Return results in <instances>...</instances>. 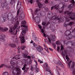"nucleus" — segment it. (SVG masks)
<instances>
[{"label": "nucleus", "mask_w": 75, "mask_h": 75, "mask_svg": "<svg viewBox=\"0 0 75 75\" xmlns=\"http://www.w3.org/2000/svg\"><path fill=\"white\" fill-rule=\"evenodd\" d=\"M20 10V9H19L18 11H17V15H18V14L19 13V11Z\"/></svg>", "instance_id": "nucleus-58"}, {"label": "nucleus", "mask_w": 75, "mask_h": 75, "mask_svg": "<svg viewBox=\"0 0 75 75\" xmlns=\"http://www.w3.org/2000/svg\"><path fill=\"white\" fill-rule=\"evenodd\" d=\"M38 26L39 28H40L41 33H44V29H42V26H41L40 25H38Z\"/></svg>", "instance_id": "nucleus-27"}, {"label": "nucleus", "mask_w": 75, "mask_h": 75, "mask_svg": "<svg viewBox=\"0 0 75 75\" xmlns=\"http://www.w3.org/2000/svg\"><path fill=\"white\" fill-rule=\"evenodd\" d=\"M7 5H8V4L7 1H5L1 3V6L3 8L6 7L7 6Z\"/></svg>", "instance_id": "nucleus-19"}, {"label": "nucleus", "mask_w": 75, "mask_h": 75, "mask_svg": "<svg viewBox=\"0 0 75 75\" xmlns=\"http://www.w3.org/2000/svg\"><path fill=\"white\" fill-rule=\"evenodd\" d=\"M57 74L58 75H61V74H59V71H57Z\"/></svg>", "instance_id": "nucleus-56"}, {"label": "nucleus", "mask_w": 75, "mask_h": 75, "mask_svg": "<svg viewBox=\"0 0 75 75\" xmlns=\"http://www.w3.org/2000/svg\"><path fill=\"white\" fill-rule=\"evenodd\" d=\"M73 38V35L71 34L69 35L66 37L67 40H71Z\"/></svg>", "instance_id": "nucleus-21"}, {"label": "nucleus", "mask_w": 75, "mask_h": 75, "mask_svg": "<svg viewBox=\"0 0 75 75\" xmlns=\"http://www.w3.org/2000/svg\"><path fill=\"white\" fill-rule=\"evenodd\" d=\"M64 13V14H67L70 17H74V18L69 17L65 18L66 22L64 24V26L66 27V28H67V26H68V25H72L73 24H74V22L72 21L71 22L68 24H66L65 23L66 22H69L70 21V19H71V20H75V12L72 13L71 12H69V11H65Z\"/></svg>", "instance_id": "nucleus-2"}, {"label": "nucleus", "mask_w": 75, "mask_h": 75, "mask_svg": "<svg viewBox=\"0 0 75 75\" xmlns=\"http://www.w3.org/2000/svg\"><path fill=\"white\" fill-rule=\"evenodd\" d=\"M30 70H31V71H33V67H32V66H31L30 67Z\"/></svg>", "instance_id": "nucleus-54"}, {"label": "nucleus", "mask_w": 75, "mask_h": 75, "mask_svg": "<svg viewBox=\"0 0 75 75\" xmlns=\"http://www.w3.org/2000/svg\"><path fill=\"white\" fill-rule=\"evenodd\" d=\"M46 11H48V8H45Z\"/></svg>", "instance_id": "nucleus-63"}, {"label": "nucleus", "mask_w": 75, "mask_h": 75, "mask_svg": "<svg viewBox=\"0 0 75 75\" xmlns=\"http://www.w3.org/2000/svg\"><path fill=\"white\" fill-rule=\"evenodd\" d=\"M53 46L54 49L55 48H56V45H55V44L54 43L53 44Z\"/></svg>", "instance_id": "nucleus-44"}, {"label": "nucleus", "mask_w": 75, "mask_h": 75, "mask_svg": "<svg viewBox=\"0 0 75 75\" xmlns=\"http://www.w3.org/2000/svg\"><path fill=\"white\" fill-rule=\"evenodd\" d=\"M44 46L45 47V50H48V49L47 47V46L45 45L44 44Z\"/></svg>", "instance_id": "nucleus-43"}, {"label": "nucleus", "mask_w": 75, "mask_h": 75, "mask_svg": "<svg viewBox=\"0 0 75 75\" xmlns=\"http://www.w3.org/2000/svg\"><path fill=\"white\" fill-rule=\"evenodd\" d=\"M50 75V73H46V75Z\"/></svg>", "instance_id": "nucleus-64"}, {"label": "nucleus", "mask_w": 75, "mask_h": 75, "mask_svg": "<svg viewBox=\"0 0 75 75\" xmlns=\"http://www.w3.org/2000/svg\"><path fill=\"white\" fill-rule=\"evenodd\" d=\"M30 75H34V72L33 71L31 72L30 73Z\"/></svg>", "instance_id": "nucleus-52"}, {"label": "nucleus", "mask_w": 75, "mask_h": 75, "mask_svg": "<svg viewBox=\"0 0 75 75\" xmlns=\"http://www.w3.org/2000/svg\"><path fill=\"white\" fill-rule=\"evenodd\" d=\"M30 0H28V3H30V4H33V0H30V1H29Z\"/></svg>", "instance_id": "nucleus-39"}, {"label": "nucleus", "mask_w": 75, "mask_h": 75, "mask_svg": "<svg viewBox=\"0 0 75 75\" xmlns=\"http://www.w3.org/2000/svg\"><path fill=\"white\" fill-rule=\"evenodd\" d=\"M9 45H10L12 48H15V47H16V45L11 43Z\"/></svg>", "instance_id": "nucleus-28"}, {"label": "nucleus", "mask_w": 75, "mask_h": 75, "mask_svg": "<svg viewBox=\"0 0 75 75\" xmlns=\"http://www.w3.org/2000/svg\"><path fill=\"white\" fill-rule=\"evenodd\" d=\"M16 63V61L13 60H11L10 62V64L11 65H14L15 64V63Z\"/></svg>", "instance_id": "nucleus-32"}, {"label": "nucleus", "mask_w": 75, "mask_h": 75, "mask_svg": "<svg viewBox=\"0 0 75 75\" xmlns=\"http://www.w3.org/2000/svg\"><path fill=\"white\" fill-rule=\"evenodd\" d=\"M33 38L35 41H37V36L35 35H33Z\"/></svg>", "instance_id": "nucleus-31"}, {"label": "nucleus", "mask_w": 75, "mask_h": 75, "mask_svg": "<svg viewBox=\"0 0 75 75\" xmlns=\"http://www.w3.org/2000/svg\"><path fill=\"white\" fill-rule=\"evenodd\" d=\"M34 62H35V63L36 64V65H34L33 67V68L34 69H35V68H36V73H38V72L40 71L39 70V69H38V68H37V67L38 65V63H37V62L35 60Z\"/></svg>", "instance_id": "nucleus-14"}, {"label": "nucleus", "mask_w": 75, "mask_h": 75, "mask_svg": "<svg viewBox=\"0 0 75 75\" xmlns=\"http://www.w3.org/2000/svg\"><path fill=\"white\" fill-rule=\"evenodd\" d=\"M3 75H8V73L7 72H5L3 74Z\"/></svg>", "instance_id": "nucleus-40"}, {"label": "nucleus", "mask_w": 75, "mask_h": 75, "mask_svg": "<svg viewBox=\"0 0 75 75\" xmlns=\"http://www.w3.org/2000/svg\"><path fill=\"white\" fill-rule=\"evenodd\" d=\"M56 44L57 45H59V44H60V43H59V41H58L56 42Z\"/></svg>", "instance_id": "nucleus-48"}, {"label": "nucleus", "mask_w": 75, "mask_h": 75, "mask_svg": "<svg viewBox=\"0 0 75 75\" xmlns=\"http://www.w3.org/2000/svg\"><path fill=\"white\" fill-rule=\"evenodd\" d=\"M53 8L54 9H56V10H62L59 11L60 14H61L63 11V9L64 8V5H63L62 7L60 8H59V5H56L55 6H52L51 7V10H52Z\"/></svg>", "instance_id": "nucleus-5"}, {"label": "nucleus", "mask_w": 75, "mask_h": 75, "mask_svg": "<svg viewBox=\"0 0 75 75\" xmlns=\"http://www.w3.org/2000/svg\"><path fill=\"white\" fill-rule=\"evenodd\" d=\"M33 45L34 47L36 48H37V47H38V46H37V45L35 43H33Z\"/></svg>", "instance_id": "nucleus-38"}, {"label": "nucleus", "mask_w": 75, "mask_h": 75, "mask_svg": "<svg viewBox=\"0 0 75 75\" xmlns=\"http://www.w3.org/2000/svg\"><path fill=\"white\" fill-rule=\"evenodd\" d=\"M36 1L38 3V5L39 8H42V4H41V3L39 2V1L38 0H37Z\"/></svg>", "instance_id": "nucleus-22"}, {"label": "nucleus", "mask_w": 75, "mask_h": 75, "mask_svg": "<svg viewBox=\"0 0 75 75\" xmlns=\"http://www.w3.org/2000/svg\"><path fill=\"white\" fill-rule=\"evenodd\" d=\"M23 24V25H22ZM26 25V21H22L21 23V27H23V28L22 29V31L21 33V34L22 35H24L26 33V31L27 30V26L25 25Z\"/></svg>", "instance_id": "nucleus-3"}, {"label": "nucleus", "mask_w": 75, "mask_h": 75, "mask_svg": "<svg viewBox=\"0 0 75 75\" xmlns=\"http://www.w3.org/2000/svg\"><path fill=\"white\" fill-rule=\"evenodd\" d=\"M34 20L37 24H39L40 23V17L36 16Z\"/></svg>", "instance_id": "nucleus-18"}, {"label": "nucleus", "mask_w": 75, "mask_h": 75, "mask_svg": "<svg viewBox=\"0 0 75 75\" xmlns=\"http://www.w3.org/2000/svg\"><path fill=\"white\" fill-rule=\"evenodd\" d=\"M18 54L19 53H20V47H18Z\"/></svg>", "instance_id": "nucleus-47"}, {"label": "nucleus", "mask_w": 75, "mask_h": 75, "mask_svg": "<svg viewBox=\"0 0 75 75\" xmlns=\"http://www.w3.org/2000/svg\"><path fill=\"white\" fill-rule=\"evenodd\" d=\"M43 35L44 37H46V35H45V33H43Z\"/></svg>", "instance_id": "nucleus-61"}, {"label": "nucleus", "mask_w": 75, "mask_h": 75, "mask_svg": "<svg viewBox=\"0 0 75 75\" xmlns=\"http://www.w3.org/2000/svg\"><path fill=\"white\" fill-rule=\"evenodd\" d=\"M32 63V60H30V61H29V65H31V63Z\"/></svg>", "instance_id": "nucleus-50"}, {"label": "nucleus", "mask_w": 75, "mask_h": 75, "mask_svg": "<svg viewBox=\"0 0 75 75\" xmlns=\"http://www.w3.org/2000/svg\"><path fill=\"white\" fill-rule=\"evenodd\" d=\"M48 15H50V16H53V13H52L50 12H49L48 16Z\"/></svg>", "instance_id": "nucleus-42"}, {"label": "nucleus", "mask_w": 75, "mask_h": 75, "mask_svg": "<svg viewBox=\"0 0 75 75\" xmlns=\"http://www.w3.org/2000/svg\"><path fill=\"white\" fill-rule=\"evenodd\" d=\"M45 3H46V4H48V3H49V0H45Z\"/></svg>", "instance_id": "nucleus-41"}, {"label": "nucleus", "mask_w": 75, "mask_h": 75, "mask_svg": "<svg viewBox=\"0 0 75 75\" xmlns=\"http://www.w3.org/2000/svg\"><path fill=\"white\" fill-rule=\"evenodd\" d=\"M58 17L59 16H58L57 17L56 16H54L52 17V20H59V23L63 21V18L60 17V18H58Z\"/></svg>", "instance_id": "nucleus-7"}, {"label": "nucleus", "mask_w": 75, "mask_h": 75, "mask_svg": "<svg viewBox=\"0 0 75 75\" xmlns=\"http://www.w3.org/2000/svg\"><path fill=\"white\" fill-rule=\"evenodd\" d=\"M31 57L33 58H35V57L34 56V55H32L31 56Z\"/></svg>", "instance_id": "nucleus-59"}, {"label": "nucleus", "mask_w": 75, "mask_h": 75, "mask_svg": "<svg viewBox=\"0 0 75 75\" xmlns=\"http://www.w3.org/2000/svg\"><path fill=\"white\" fill-rule=\"evenodd\" d=\"M69 1L71 3H72V4L69 5L68 7L69 9L70 10V9H71L73 7H74L75 6V2L74 0H69Z\"/></svg>", "instance_id": "nucleus-8"}, {"label": "nucleus", "mask_w": 75, "mask_h": 75, "mask_svg": "<svg viewBox=\"0 0 75 75\" xmlns=\"http://www.w3.org/2000/svg\"><path fill=\"white\" fill-rule=\"evenodd\" d=\"M19 16V20H23V19L24 18V17H25V14H24V12L21 13H20Z\"/></svg>", "instance_id": "nucleus-12"}, {"label": "nucleus", "mask_w": 75, "mask_h": 75, "mask_svg": "<svg viewBox=\"0 0 75 75\" xmlns=\"http://www.w3.org/2000/svg\"><path fill=\"white\" fill-rule=\"evenodd\" d=\"M49 49L50 50V51H53V50H52V49L51 48H49Z\"/></svg>", "instance_id": "nucleus-57"}, {"label": "nucleus", "mask_w": 75, "mask_h": 75, "mask_svg": "<svg viewBox=\"0 0 75 75\" xmlns=\"http://www.w3.org/2000/svg\"><path fill=\"white\" fill-rule=\"evenodd\" d=\"M66 59H67L68 62L69 61V58L68 57V55H66Z\"/></svg>", "instance_id": "nucleus-37"}, {"label": "nucleus", "mask_w": 75, "mask_h": 75, "mask_svg": "<svg viewBox=\"0 0 75 75\" xmlns=\"http://www.w3.org/2000/svg\"><path fill=\"white\" fill-rule=\"evenodd\" d=\"M3 67H7V68H9L8 67V66L6 65V64H2L0 65V68H3Z\"/></svg>", "instance_id": "nucleus-29"}, {"label": "nucleus", "mask_w": 75, "mask_h": 75, "mask_svg": "<svg viewBox=\"0 0 75 75\" xmlns=\"http://www.w3.org/2000/svg\"><path fill=\"white\" fill-rule=\"evenodd\" d=\"M43 12H44L43 11H42L40 12L39 13H38V16H42V13H43Z\"/></svg>", "instance_id": "nucleus-33"}, {"label": "nucleus", "mask_w": 75, "mask_h": 75, "mask_svg": "<svg viewBox=\"0 0 75 75\" xmlns=\"http://www.w3.org/2000/svg\"><path fill=\"white\" fill-rule=\"evenodd\" d=\"M72 62V61L70 60L69 62L68 63V68L70 69L71 71H72V69H73V68H74V66H75V65L74 64V63H73L71 64H71Z\"/></svg>", "instance_id": "nucleus-11"}, {"label": "nucleus", "mask_w": 75, "mask_h": 75, "mask_svg": "<svg viewBox=\"0 0 75 75\" xmlns=\"http://www.w3.org/2000/svg\"><path fill=\"white\" fill-rule=\"evenodd\" d=\"M59 47L58 46L57 48V51H59Z\"/></svg>", "instance_id": "nucleus-53"}, {"label": "nucleus", "mask_w": 75, "mask_h": 75, "mask_svg": "<svg viewBox=\"0 0 75 75\" xmlns=\"http://www.w3.org/2000/svg\"><path fill=\"white\" fill-rule=\"evenodd\" d=\"M50 38L51 40H52L53 41H55L56 39L55 38V35H51Z\"/></svg>", "instance_id": "nucleus-24"}, {"label": "nucleus", "mask_w": 75, "mask_h": 75, "mask_svg": "<svg viewBox=\"0 0 75 75\" xmlns=\"http://www.w3.org/2000/svg\"><path fill=\"white\" fill-rule=\"evenodd\" d=\"M19 57L20 55L18 54L13 57V59H15L16 60H17V59H20V57Z\"/></svg>", "instance_id": "nucleus-23"}, {"label": "nucleus", "mask_w": 75, "mask_h": 75, "mask_svg": "<svg viewBox=\"0 0 75 75\" xmlns=\"http://www.w3.org/2000/svg\"><path fill=\"white\" fill-rule=\"evenodd\" d=\"M12 69H13L12 71L13 74H17V75L21 74V71L20 68L14 67L12 66Z\"/></svg>", "instance_id": "nucleus-4"}, {"label": "nucleus", "mask_w": 75, "mask_h": 75, "mask_svg": "<svg viewBox=\"0 0 75 75\" xmlns=\"http://www.w3.org/2000/svg\"><path fill=\"white\" fill-rule=\"evenodd\" d=\"M36 50L39 52H40L41 54H42V52L41 51L42 50H43V48H42V47L40 45H39V47H37L36 48Z\"/></svg>", "instance_id": "nucleus-17"}, {"label": "nucleus", "mask_w": 75, "mask_h": 75, "mask_svg": "<svg viewBox=\"0 0 75 75\" xmlns=\"http://www.w3.org/2000/svg\"><path fill=\"white\" fill-rule=\"evenodd\" d=\"M32 14L33 16V20H34V14L33 13H32Z\"/></svg>", "instance_id": "nucleus-62"}, {"label": "nucleus", "mask_w": 75, "mask_h": 75, "mask_svg": "<svg viewBox=\"0 0 75 75\" xmlns=\"http://www.w3.org/2000/svg\"><path fill=\"white\" fill-rule=\"evenodd\" d=\"M64 47H63V46L61 45L60 53H61V55L63 56V57L65 56V54H67V51H66L65 50H64Z\"/></svg>", "instance_id": "nucleus-6"}, {"label": "nucleus", "mask_w": 75, "mask_h": 75, "mask_svg": "<svg viewBox=\"0 0 75 75\" xmlns=\"http://www.w3.org/2000/svg\"><path fill=\"white\" fill-rule=\"evenodd\" d=\"M44 66L46 68V71L47 72H50V67L48 66V64L47 63L45 64L44 65Z\"/></svg>", "instance_id": "nucleus-16"}, {"label": "nucleus", "mask_w": 75, "mask_h": 75, "mask_svg": "<svg viewBox=\"0 0 75 75\" xmlns=\"http://www.w3.org/2000/svg\"><path fill=\"white\" fill-rule=\"evenodd\" d=\"M8 30V28H6L4 29H3V30L4 31H7V30Z\"/></svg>", "instance_id": "nucleus-46"}, {"label": "nucleus", "mask_w": 75, "mask_h": 75, "mask_svg": "<svg viewBox=\"0 0 75 75\" xmlns=\"http://www.w3.org/2000/svg\"><path fill=\"white\" fill-rule=\"evenodd\" d=\"M28 52L26 50H25L23 56L24 58H29V59H30V58H31V57L29 56H27V55H28Z\"/></svg>", "instance_id": "nucleus-15"}, {"label": "nucleus", "mask_w": 75, "mask_h": 75, "mask_svg": "<svg viewBox=\"0 0 75 75\" xmlns=\"http://www.w3.org/2000/svg\"><path fill=\"white\" fill-rule=\"evenodd\" d=\"M20 62H21V61H18L16 62V64H18V63H20Z\"/></svg>", "instance_id": "nucleus-55"}, {"label": "nucleus", "mask_w": 75, "mask_h": 75, "mask_svg": "<svg viewBox=\"0 0 75 75\" xmlns=\"http://www.w3.org/2000/svg\"><path fill=\"white\" fill-rule=\"evenodd\" d=\"M71 33V31L69 30H67L66 31L65 33V35H66V36H68L70 34V33Z\"/></svg>", "instance_id": "nucleus-26"}, {"label": "nucleus", "mask_w": 75, "mask_h": 75, "mask_svg": "<svg viewBox=\"0 0 75 75\" xmlns=\"http://www.w3.org/2000/svg\"><path fill=\"white\" fill-rule=\"evenodd\" d=\"M73 74H75V68H74L73 70Z\"/></svg>", "instance_id": "nucleus-45"}, {"label": "nucleus", "mask_w": 75, "mask_h": 75, "mask_svg": "<svg viewBox=\"0 0 75 75\" xmlns=\"http://www.w3.org/2000/svg\"><path fill=\"white\" fill-rule=\"evenodd\" d=\"M57 64L58 65H60V66H61L63 68H64V66L62 64V63L60 61H59L57 63Z\"/></svg>", "instance_id": "nucleus-25"}, {"label": "nucleus", "mask_w": 75, "mask_h": 75, "mask_svg": "<svg viewBox=\"0 0 75 75\" xmlns=\"http://www.w3.org/2000/svg\"><path fill=\"white\" fill-rule=\"evenodd\" d=\"M64 44H67L69 42L68 40H65L64 41Z\"/></svg>", "instance_id": "nucleus-36"}, {"label": "nucleus", "mask_w": 75, "mask_h": 75, "mask_svg": "<svg viewBox=\"0 0 75 75\" xmlns=\"http://www.w3.org/2000/svg\"><path fill=\"white\" fill-rule=\"evenodd\" d=\"M28 67V65L27 64H24V66L22 68V70H23L24 72L25 73H27L28 70L30 69L29 67Z\"/></svg>", "instance_id": "nucleus-9"}, {"label": "nucleus", "mask_w": 75, "mask_h": 75, "mask_svg": "<svg viewBox=\"0 0 75 75\" xmlns=\"http://www.w3.org/2000/svg\"><path fill=\"white\" fill-rule=\"evenodd\" d=\"M19 38H21L20 40L21 43L22 44L24 43V42H25V38L24 37V36H20Z\"/></svg>", "instance_id": "nucleus-20"}, {"label": "nucleus", "mask_w": 75, "mask_h": 75, "mask_svg": "<svg viewBox=\"0 0 75 75\" xmlns=\"http://www.w3.org/2000/svg\"><path fill=\"white\" fill-rule=\"evenodd\" d=\"M12 39H13L14 42H15L16 43H17V44H18V43L20 42V41H19V40H18V38H17V37L13 36L12 37Z\"/></svg>", "instance_id": "nucleus-13"}, {"label": "nucleus", "mask_w": 75, "mask_h": 75, "mask_svg": "<svg viewBox=\"0 0 75 75\" xmlns=\"http://www.w3.org/2000/svg\"><path fill=\"white\" fill-rule=\"evenodd\" d=\"M42 24L43 25H45V24H46V23L45 22H43Z\"/></svg>", "instance_id": "nucleus-51"}, {"label": "nucleus", "mask_w": 75, "mask_h": 75, "mask_svg": "<svg viewBox=\"0 0 75 75\" xmlns=\"http://www.w3.org/2000/svg\"><path fill=\"white\" fill-rule=\"evenodd\" d=\"M0 41H5V38H6V35H5L2 33H0ZM1 44V43L0 42V45Z\"/></svg>", "instance_id": "nucleus-10"}, {"label": "nucleus", "mask_w": 75, "mask_h": 75, "mask_svg": "<svg viewBox=\"0 0 75 75\" xmlns=\"http://www.w3.org/2000/svg\"><path fill=\"white\" fill-rule=\"evenodd\" d=\"M19 3H20V1H18V2L17 3V7H18V6L19 5Z\"/></svg>", "instance_id": "nucleus-60"}, {"label": "nucleus", "mask_w": 75, "mask_h": 75, "mask_svg": "<svg viewBox=\"0 0 75 75\" xmlns=\"http://www.w3.org/2000/svg\"><path fill=\"white\" fill-rule=\"evenodd\" d=\"M40 9H39V10H38V9H37L36 10L35 12H34V14H37V11H40Z\"/></svg>", "instance_id": "nucleus-34"}, {"label": "nucleus", "mask_w": 75, "mask_h": 75, "mask_svg": "<svg viewBox=\"0 0 75 75\" xmlns=\"http://www.w3.org/2000/svg\"><path fill=\"white\" fill-rule=\"evenodd\" d=\"M25 48V46L24 45H22L21 47V48L22 50H24Z\"/></svg>", "instance_id": "nucleus-35"}, {"label": "nucleus", "mask_w": 75, "mask_h": 75, "mask_svg": "<svg viewBox=\"0 0 75 75\" xmlns=\"http://www.w3.org/2000/svg\"><path fill=\"white\" fill-rule=\"evenodd\" d=\"M15 3H16V1H15V0H11L10 4H11V5H13V4H15Z\"/></svg>", "instance_id": "nucleus-30"}, {"label": "nucleus", "mask_w": 75, "mask_h": 75, "mask_svg": "<svg viewBox=\"0 0 75 75\" xmlns=\"http://www.w3.org/2000/svg\"><path fill=\"white\" fill-rule=\"evenodd\" d=\"M48 38L49 42H50V43H51V39H50V38H49V37H48Z\"/></svg>", "instance_id": "nucleus-49"}, {"label": "nucleus", "mask_w": 75, "mask_h": 75, "mask_svg": "<svg viewBox=\"0 0 75 75\" xmlns=\"http://www.w3.org/2000/svg\"><path fill=\"white\" fill-rule=\"evenodd\" d=\"M5 15L6 16L4 15L3 17V21H2V23H4L6 21V19L7 16H8V20H9V21H12V24H14V23L17 21L16 24L14 25V26L10 27V30L9 31V33L14 34V35H16V34H17V29H16V30L15 33H14L15 32L14 30H15L16 28L17 27V26H18V24H19V22L18 21V19L17 18V17H15V19L14 18L13 15H12V14L10 13H5Z\"/></svg>", "instance_id": "nucleus-1"}]
</instances>
